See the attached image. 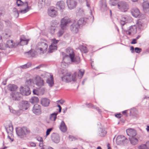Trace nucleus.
Returning <instances> with one entry per match:
<instances>
[{
	"mask_svg": "<svg viewBox=\"0 0 149 149\" xmlns=\"http://www.w3.org/2000/svg\"><path fill=\"white\" fill-rule=\"evenodd\" d=\"M66 54L62 53L63 60L62 62L61 66L63 68L64 63H65V66L69 62V58H72V56L74 55L75 53L72 49L70 47H68L66 49Z\"/></svg>",
	"mask_w": 149,
	"mask_h": 149,
	"instance_id": "1",
	"label": "nucleus"
},
{
	"mask_svg": "<svg viewBox=\"0 0 149 149\" xmlns=\"http://www.w3.org/2000/svg\"><path fill=\"white\" fill-rule=\"evenodd\" d=\"M11 36V31L9 30H6L5 32L3 33V36L5 39H7Z\"/></svg>",
	"mask_w": 149,
	"mask_h": 149,
	"instance_id": "35",
	"label": "nucleus"
},
{
	"mask_svg": "<svg viewBox=\"0 0 149 149\" xmlns=\"http://www.w3.org/2000/svg\"><path fill=\"white\" fill-rule=\"evenodd\" d=\"M131 13L132 16L135 17H138L140 14L139 9L136 8H133L131 9Z\"/></svg>",
	"mask_w": 149,
	"mask_h": 149,
	"instance_id": "25",
	"label": "nucleus"
},
{
	"mask_svg": "<svg viewBox=\"0 0 149 149\" xmlns=\"http://www.w3.org/2000/svg\"><path fill=\"white\" fill-rule=\"evenodd\" d=\"M33 83V80L31 79H28L26 81V83L28 85H30Z\"/></svg>",
	"mask_w": 149,
	"mask_h": 149,
	"instance_id": "54",
	"label": "nucleus"
},
{
	"mask_svg": "<svg viewBox=\"0 0 149 149\" xmlns=\"http://www.w3.org/2000/svg\"><path fill=\"white\" fill-rule=\"evenodd\" d=\"M57 113H54L50 114L49 116V120L51 121L54 122L57 118Z\"/></svg>",
	"mask_w": 149,
	"mask_h": 149,
	"instance_id": "32",
	"label": "nucleus"
},
{
	"mask_svg": "<svg viewBox=\"0 0 149 149\" xmlns=\"http://www.w3.org/2000/svg\"><path fill=\"white\" fill-rule=\"evenodd\" d=\"M16 132L18 136L21 138H23L30 132L29 130L26 127L18 128L16 129Z\"/></svg>",
	"mask_w": 149,
	"mask_h": 149,
	"instance_id": "5",
	"label": "nucleus"
},
{
	"mask_svg": "<svg viewBox=\"0 0 149 149\" xmlns=\"http://www.w3.org/2000/svg\"><path fill=\"white\" fill-rule=\"evenodd\" d=\"M131 20V18L126 15H123L120 20V24L122 26L128 23Z\"/></svg>",
	"mask_w": 149,
	"mask_h": 149,
	"instance_id": "11",
	"label": "nucleus"
},
{
	"mask_svg": "<svg viewBox=\"0 0 149 149\" xmlns=\"http://www.w3.org/2000/svg\"><path fill=\"white\" fill-rule=\"evenodd\" d=\"M20 94L22 95L27 96L31 93L29 87L27 86H21L19 88Z\"/></svg>",
	"mask_w": 149,
	"mask_h": 149,
	"instance_id": "9",
	"label": "nucleus"
},
{
	"mask_svg": "<svg viewBox=\"0 0 149 149\" xmlns=\"http://www.w3.org/2000/svg\"><path fill=\"white\" fill-rule=\"evenodd\" d=\"M135 52L137 53H140L141 51V49L138 47H136L135 48Z\"/></svg>",
	"mask_w": 149,
	"mask_h": 149,
	"instance_id": "53",
	"label": "nucleus"
},
{
	"mask_svg": "<svg viewBox=\"0 0 149 149\" xmlns=\"http://www.w3.org/2000/svg\"><path fill=\"white\" fill-rule=\"evenodd\" d=\"M39 101L38 98L36 97H32L30 100V102L33 104L37 103L39 102Z\"/></svg>",
	"mask_w": 149,
	"mask_h": 149,
	"instance_id": "39",
	"label": "nucleus"
},
{
	"mask_svg": "<svg viewBox=\"0 0 149 149\" xmlns=\"http://www.w3.org/2000/svg\"><path fill=\"white\" fill-rule=\"evenodd\" d=\"M50 103V100L47 98H44L41 100V104L44 107H47L49 105Z\"/></svg>",
	"mask_w": 149,
	"mask_h": 149,
	"instance_id": "28",
	"label": "nucleus"
},
{
	"mask_svg": "<svg viewBox=\"0 0 149 149\" xmlns=\"http://www.w3.org/2000/svg\"><path fill=\"white\" fill-rule=\"evenodd\" d=\"M100 5L102 8H105L107 7L106 0H101L100 2Z\"/></svg>",
	"mask_w": 149,
	"mask_h": 149,
	"instance_id": "42",
	"label": "nucleus"
},
{
	"mask_svg": "<svg viewBox=\"0 0 149 149\" xmlns=\"http://www.w3.org/2000/svg\"><path fill=\"white\" fill-rule=\"evenodd\" d=\"M61 29L57 33V35L58 37L61 36L64 33V30L66 29H63L62 27H61Z\"/></svg>",
	"mask_w": 149,
	"mask_h": 149,
	"instance_id": "46",
	"label": "nucleus"
},
{
	"mask_svg": "<svg viewBox=\"0 0 149 149\" xmlns=\"http://www.w3.org/2000/svg\"><path fill=\"white\" fill-rule=\"evenodd\" d=\"M58 24V22L56 20H55L52 22V24L51 25V31H50L52 33H54L55 32V27L57 26Z\"/></svg>",
	"mask_w": 149,
	"mask_h": 149,
	"instance_id": "30",
	"label": "nucleus"
},
{
	"mask_svg": "<svg viewBox=\"0 0 149 149\" xmlns=\"http://www.w3.org/2000/svg\"><path fill=\"white\" fill-rule=\"evenodd\" d=\"M19 104L20 109L23 111L26 110L29 107V104L27 101H22Z\"/></svg>",
	"mask_w": 149,
	"mask_h": 149,
	"instance_id": "18",
	"label": "nucleus"
},
{
	"mask_svg": "<svg viewBox=\"0 0 149 149\" xmlns=\"http://www.w3.org/2000/svg\"><path fill=\"white\" fill-rule=\"evenodd\" d=\"M100 130L99 133L100 135L101 136H104L106 134L107 132L104 130L101 129Z\"/></svg>",
	"mask_w": 149,
	"mask_h": 149,
	"instance_id": "48",
	"label": "nucleus"
},
{
	"mask_svg": "<svg viewBox=\"0 0 149 149\" xmlns=\"http://www.w3.org/2000/svg\"><path fill=\"white\" fill-rule=\"evenodd\" d=\"M86 6L88 8L89 12L90 14V15H91V18H92V21H93L94 19V18L93 15V13L94 12V9L93 8H90V4L89 3V2L87 1H86Z\"/></svg>",
	"mask_w": 149,
	"mask_h": 149,
	"instance_id": "31",
	"label": "nucleus"
},
{
	"mask_svg": "<svg viewBox=\"0 0 149 149\" xmlns=\"http://www.w3.org/2000/svg\"><path fill=\"white\" fill-rule=\"evenodd\" d=\"M126 133L127 135L129 136L130 137H134L136 134V131L131 128L127 130Z\"/></svg>",
	"mask_w": 149,
	"mask_h": 149,
	"instance_id": "23",
	"label": "nucleus"
},
{
	"mask_svg": "<svg viewBox=\"0 0 149 149\" xmlns=\"http://www.w3.org/2000/svg\"><path fill=\"white\" fill-rule=\"evenodd\" d=\"M130 50L131 51V52L132 53H133L134 52L135 50L134 51V48L133 46H131L130 47Z\"/></svg>",
	"mask_w": 149,
	"mask_h": 149,
	"instance_id": "61",
	"label": "nucleus"
},
{
	"mask_svg": "<svg viewBox=\"0 0 149 149\" xmlns=\"http://www.w3.org/2000/svg\"><path fill=\"white\" fill-rule=\"evenodd\" d=\"M58 41V40H56L55 39L52 40V43L49 46V53H52L53 52V50L57 49V47L56 45Z\"/></svg>",
	"mask_w": 149,
	"mask_h": 149,
	"instance_id": "12",
	"label": "nucleus"
},
{
	"mask_svg": "<svg viewBox=\"0 0 149 149\" xmlns=\"http://www.w3.org/2000/svg\"><path fill=\"white\" fill-rule=\"evenodd\" d=\"M80 48L81 51L83 53H86L88 52L87 48L85 46H80Z\"/></svg>",
	"mask_w": 149,
	"mask_h": 149,
	"instance_id": "47",
	"label": "nucleus"
},
{
	"mask_svg": "<svg viewBox=\"0 0 149 149\" xmlns=\"http://www.w3.org/2000/svg\"><path fill=\"white\" fill-rule=\"evenodd\" d=\"M70 60L71 62L75 64H77L79 63L80 62V58L79 56H76L75 54L69 58V60Z\"/></svg>",
	"mask_w": 149,
	"mask_h": 149,
	"instance_id": "17",
	"label": "nucleus"
},
{
	"mask_svg": "<svg viewBox=\"0 0 149 149\" xmlns=\"http://www.w3.org/2000/svg\"><path fill=\"white\" fill-rule=\"evenodd\" d=\"M29 41V40L26 39L25 38L21 37L20 38V44L22 46L27 45Z\"/></svg>",
	"mask_w": 149,
	"mask_h": 149,
	"instance_id": "37",
	"label": "nucleus"
},
{
	"mask_svg": "<svg viewBox=\"0 0 149 149\" xmlns=\"http://www.w3.org/2000/svg\"><path fill=\"white\" fill-rule=\"evenodd\" d=\"M17 86L13 84H9L8 85L7 88L8 90L12 91L13 92H15L17 88Z\"/></svg>",
	"mask_w": 149,
	"mask_h": 149,
	"instance_id": "27",
	"label": "nucleus"
},
{
	"mask_svg": "<svg viewBox=\"0 0 149 149\" xmlns=\"http://www.w3.org/2000/svg\"><path fill=\"white\" fill-rule=\"evenodd\" d=\"M45 0H39L38 3V6L41 8L44 7L45 4Z\"/></svg>",
	"mask_w": 149,
	"mask_h": 149,
	"instance_id": "43",
	"label": "nucleus"
},
{
	"mask_svg": "<svg viewBox=\"0 0 149 149\" xmlns=\"http://www.w3.org/2000/svg\"><path fill=\"white\" fill-rule=\"evenodd\" d=\"M51 137L54 143H58L59 142L60 138L57 134L53 133L52 134Z\"/></svg>",
	"mask_w": 149,
	"mask_h": 149,
	"instance_id": "22",
	"label": "nucleus"
},
{
	"mask_svg": "<svg viewBox=\"0 0 149 149\" xmlns=\"http://www.w3.org/2000/svg\"><path fill=\"white\" fill-rule=\"evenodd\" d=\"M38 91V90H36V89H33V93L34 95H39V93Z\"/></svg>",
	"mask_w": 149,
	"mask_h": 149,
	"instance_id": "57",
	"label": "nucleus"
},
{
	"mask_svg": "<svg viewBox=\"0 0 149 149\" xmlns=\"http://www.w3.org/2000/svg\"><path fill=\"white\" fill-rule=\"evenodd\" d=\"M88 21V19L86 18H81L78 21V24L79 25L85 24Z\"/></svg>",
	"mask_w": 149,
	"mask_h": 149,
	"instance_id": "34",
	"label": "nucleus"
},
{
	"mask_svg": "<svg viewBox=\"0 0 149 149\" xmlns=\"http://www.w3.org/2000/svg\"><path fill=\"white\" fill-rule=\"evenodd\" d=\"M32 111L36 115H40L41 112L40 106L38 104H35L33 108Z\"/></svg>",
	"mask_w": 149,
	"mask_h": 149,
	"instance_id": "15",
	"label": "nucleus"
},
{
	"mask_svg": "<svg viewBox=\"0 0 149 149\" xmlns=\"http://www.w3.org/2000/svg\"><path fill=\"white\" fill-rule=\"evenodd\" d=\"M45 90V88H42L38 89L40 93L42 95L44 94Z\"/></svg>",
	"mask_w": 149,
	"mask_h": 149,
	"instance_id": "52",
	"label": "nucleus"
},
{
	"mask_svg": "<svg viewBox=\"0 0 149 149\" xmlns=\"http://www.w3.org/2000/svg\"><path fill=\"white\" fill-rule=\"evenodd\" d=\"M72 24L70 26L71 31L74 33H77L78 31L79 25L78 24L77 21L74 20L72 22Z\"/></svg>",
	"mask_w": 149,
	"mask_h": 149,
	"instance_id": "10",
	"label": "nucleus"
},
{
	"mask_svg": "<svg viewBox=\"0 0 149 149\" xmlns=\"http://www.w3.org/2000/svg\"><path fill=\"white\" fill-rule=\"evenodd\" d=\"M22 110H21V109H20V110L17 111H16L14 110H10L11 112H12L13 113L17 116H19L21 114V113H22Z\"/></svg>",
	"mask_w": 149,
	"mask_h": 149,
	"instance_id": "41",
	"label": "nucleus"
},
{
	"mask_svg": "<svg viewBox=\"0 0 149 149\" xmlns=\"http://www.w3.org/2000/svg\"><path fill=\"white\" fill-rule=\"evenodd\" d=\"M129 139L131 143L133 145H136L138 142V139L135 136L130 137Z\"/></svg>",
	"mask_w": 149,
	"mask_h": 149,
	"instance_id": "36",
	"label": "nucleus"
},
{
	"mask_svg": "<svg viewBox=\"0 0 149 149\" xmlns=\"http://www.w3.org/2000/svg\"><path fill=\"white\" fill-rule=\"evenodd\" d=\"M47 48L48 45L46 42H40L36 46V52L40 54H42L47 52Z\"/></svg>",
	"mask_w": 149,
	"mask_h": 149,
	"instance_id": "2",
	"label": "nucleus"
},
{
	"mask_svg": "<svg viewBox=\"0 0 149 149\" xmlns=\"http://www.w3.org/2000/svg\"><path fill=\"white\" fill-rule=\"evenodd\" d=\"M137 31L136 26L135 25L131 26L130 29L126 31L127 34L130 35L136 33Z\"/></svg>",
	"mask_w": 149,
	"mask_h": 149,
	"instance_id": "20",
	"label": "nucleus"
},
{
	"mask_svg": "<svg viewBox=\"0 0 149 149\" xmlns=\"http://www.w3.org/2000/svg\"><path fill=\"white\" fill-rule=\"evenodd\" d=\"M116 0H111L110 1V4L112 6H115L118 4Z\"/></svg>",
	"mask_w": 149,
	"mask_h": 149,
	"instance_id": "50",
	"label": "nucleus"
},
{
	"mask_svg": "<svg viewBox=\"0 0 149 149\" xmlns=\"http://www.w3.org/2000/svg\"><path fill=\"white\" fill-rule=\"evenodd\" d=\"M88 107L90 108L96 109L99 112H101V110L98 107H96L95 106H93L91 104L89 103L87 104Z\"/></svg>",
	"mask_w": 149,
	"mask_h": 149,
	"instance_id": "44",
	"label": "nucleus"
},
{
	"mask_svg": "<svg viewBox=\"0 0 149 149\" xmlns=\"http://www.w3.org/2000/svg\"><path fill=\"white\" fill-rule=\"evenodd\" d=\"M43 78H46L47 79L46 80L47 83L50 87L53 86L54 84V78L53 76L49 73H46L44 74L41 75Z\"/></svg>",
	"mask_w": 149,
	"mask_h": 149,
	"instance_id": "6",
	"label": "nucleus"
},
{
	"mask_svg": "<svg viewBox=\"0 0 149 149\" xmlns=\"http://www.w3.org/2000/svg\"><path fill=\"white\" fill-rule=\"evenodd\" d=\"M53 129V128H51L47 129L46 131V136H48L50 134V132Z\"/></svg>",
	"mask_w": 149,
	"mask_h": 149,
	"instance_id": "55",
	"label": "nucleus"
},
{
	"mask_svg": "<svg viewBox=\"0 0 149 149\" xmlns=\"http://www.w3.org/2000/svg\"><path fill=\"white\" fill-rule=\"evenodd\" d=\"M30 146L32 147H35L36 146V144L33 142H30Z\"/></svg>",
	"mask_w": 149,
	"mask_h": 149,
	"instance_id": "59",
	"label": "nucleus"
},
{
	"mask_svg": "<svg viewBox=\"0 0 149 149\" xmlns=\"http://www.w3.org/2000/svg\"><path fill=\"white\" fill-rule=\"evenodd\" d=\"M84 70H79V71L78 74L77 73V75L80 79L84 75Z\"/></svg>",
	"mask_w": 149,
	"mask_h": 149,
	"instance_id": "45",
	"label": "nucleus"
},
{
	"mask_svg": "<svg viewBox=\"0 0 149 149\" xmlns=\"http://www.w3.org/2000/svg\"><path fill=\"white\" fill-rule=\"evenodd\" d=\"M18 6H21L19 11L20 13L24 14L28 12L30 9V7L29 6L28 2L24 3L21 0H17L16 2Z\"/></svg>",
	"mask_w": 149,
	"mask_h": 149,
	"instance_id": "4",
	"label": "nucleus"
},
{
	"mask_svg": "<svg viewBox=\"0 0 149 149\" xmlns=\"http://www.w3.org/2000/svg\"><path fill=\"white\" fill-rule=\"evenodd\" d=\"M15 45L13 41L12 40H9L7 42L6 47L10 48L13 47Z\"/></svg>",
	"mask_w": 149,
	"mask_h": 149,
	"instance_id": "40",
	"label": "nucleus"
},
{
	"mask_svg": "<svg viewBox=\"0 0 149 149\" xmlns=\"http://www.w3.org/2000/svg\"><path fill=\"white\" fill-rule=\"evenodd\" d=\"M136 39H134L131 42V44H135L136 43Z\"/></svg>",
	"mask_w": 149,
	"mask_h": 149,
	"instance_id": "62",
	"label": "nucleus"
},
{
	"mask_svg": "<svg viewBox=\"0 0 149 149\" xmlns=\"http://www.w3.org/2000/svg\"><path fill=\"white\" fill-rule=\"evenodd\" d=\"M36 80V84L37 86L41 87L44 85V81L40 77H37Z\"/></svg>",
	"mask_w": 149,
	"mask_h": 149,
	"instance_id": "24",
	"label": "nucleus"
},
{
	"mask_svg": "<svg viewBox=\"0 0 149 149\" xmlns=\"http://www.w3.org/2000/svg\"><path fill=\"white\" fill-rule=\"evenodd\" d=\"M137 25L139 28L140 29H141L142 28L143 24L140 22H138L137 23Z\"/></svg>",
	"mask_w": 149,
	"mask_h": 149,
	"instance_id": "56",
	"label": "nucleus"
},
{
	"mask_svg": "<svg viewBox=\"0 0 149 149\" xmlns=\"http://www.w3.org/2000/svg\"><path fill=\"white\" fill-rule=\"evenodd\" d=\"M5 129L8 134L11 135L12 134L13 128L11 122H9L8 125L5 127Z\"/></svg>",
	"mask_w": 149,
	"mask_h": 149,
	"instance_id": "21",
	"label": "nucleus"
},
{
	"mask_svg": "<svg viewBox=\"0 0 149 149\" xmlns=\"http://www.w3.org/2000/svg\"><path fill=\"white\" fill-rule=\"evenodd\" d=\"M31 65V63H28L26 64L23 65H22L21 66L22 68H29Z\"/></svg>",
	"mask_w": 149,
	"mask_h": 149,
	"instance_id": "51",
	"label": "nucleus"
},
{
	"mask_svg": "<svg viewBox=\"0 0 149 149\" xmlns=\"http://www.w3.org/2000/svg\"><path fill=\"white\" fill-rule=\"evenodd\" d=\"M37 53V52L35 51L34 50H31L30 51L25 53L26 54H27L28 55V56L29 57H34L36 54Z\"/></svg>",
	"mask_w": 149,
	"mask_h": 149,
	"instance_id": "38",
	"label": "nucleus"
},
{
	"mask_svg": "<svg viewBox=\"0 0 149 149\" xmlns=\"http://www.w3.org/2000/svg\"><path fill=\"white\" fill-rule=\"evenodd\" d=\"M78 77L77 73L75 72L72 75L70 73H67L63 77H61V79L63 81L68 82L71 81H76Z\"/></svg>",
	"mask_w": 149,
	"mask_h": 149,
	"instance_id": "3",
	"label": "nucleus"
},
{
	"mask_svg": "<svg viewBox=\"0 0 149 149\" xmlns=\"http://www.w3.org/2000/svg\"><path fill=\"white\" fill-rule=\"evenodd\" d=\"M65 6V3L62 1H58L57 3L56 6V8L61 12L63 11V10L64 9Z\"/></svg>",
	"mask_w": 149,
	"mask_h": 149,
	"instance_id": "19",
	"label": "nucleus"
},
{
	"mask_svg": "<svg viewBox=\"0 0 149 149\" xmlns=\"http://www.w3.org/2000/svg\"><path fill=\"white\" fill-rule=\"evenodd\" d=\"M67 3L68 6L70 9H72L75 8L77 5V2L74 0H67Z\"/></svg>",
	"mask_w": 149,
	"mask_h": 149,
	"instance_id": "16",
	"label": "nucleus"
},
{
	"mask_svg": "<svg viewBox=\"0 0 149 149\" xmlns=\"http://www.w3.org/2000/svg\"><path fill=\"white\" fill-rule=\"evenodd\" d=\"M72 20L69 17H65L62 18L60 21V26L63 29H66L67 27L70 23H71Z\"/></svg>",
	"mask_w": 149,
	"mask_h": 149,
	"instance_id": "7",
	"label": "nucleus"
},
{
	"mask_svg": "<svg viewBox=\"0 0 149 149\" xmlns=\"http://www.w3.org/2000/svg\"><path fill=\"white\" fill-rule=\"evenodd\" d=\"M14 15L16 17H18L19 16V13L18 12H17L15 13Z\"/></svg>",
	"mask_w": 149,
	"mask_h": 149,
	"instance_id": "63",
	"label": "nucleus"
},
{
	"mask_svg": "<svg viewBox=\"0 0 149 149\" xmlns=\"http://www.w3.org/2000/svg\"><path fill=\"white\" fill-rule=\"evenodd\" d=\"M121 114L120 113L118 114L115 115L116 117L118 118H120L121 117Z\"/></svg>",
	"mask_w": 149,
	"mask_h": 149,
	"instance_id": "60",
	"label": "nucleus"
},
{
	"mask_svg": "<svg viewBox=\"0 0 149 149\" xmlns=\"http://www.w3.org/2000/svg\"><path fill=\"white\" fill-rule=\"evenodd\" d=\"M48 14L49 16L52 17H56L57 15L56 10L52 8H51L48 10Z\"/></svg>",
	"mask_w": 149,
	"mask_h": 149,
	"instance_id": "26",
	"label": "nucleus"
},
{
	"mask_svg": "<svg viewBox=\"0 0 149 149\" xmlns=\"http://www.w3.org/2000/svg\"><path fill=\"white\" fill-rule=\"evenodd\" d=\"M146 145L148 149H149V141L146 142Z\"/></svg>",
	"mask_w": 149,
	"mask_h": 149,
	"instance_id": "64",
	"label": "nucleus"
},
{
	"mask_svg": "<svg viewBox=\"0 0 149 149\" xmlns=\"http://www.w3.org/2000/svg\"><path fill=\"white\" fill-rule=\"evenodd\" d=\"M127 139L123 136H118L116 140V143L118 145L124 144L126 142Z\"/></svg>",
	"mask_w": 149,
	"mask_h": 149,
	"instance_id": "13",
	"label": "nucleus"
},
{
	"mask_svg": "<svg viewBox=\"0 0 149 149\" xmlns=\"http://www.w3.org/2000/svg\"><path fill=\"white\" fill-rule=\"evenodd\" d=\"M20 94V93L17 92H12L10 94V98L13 100H19L21 98Z\"/></svg>",
	"mask_w": 149,
	"mask_h": 149,
	"instance_id": "14",
	"label": "nucleus"
},
{
	"mask_svg": "<svg viewBox=\"0 0 149 149\" xmlns=\"http://www.w3.org/2000/svg\"><path fill=\"white\" fill-rule=\"evenodd\" d=\"M37 140L40 142L42 141V139L40 137H38L36 138Z\"/></svg>",
	"mask_w": 149,
	"mask_h": 149,
	"instance_id": "58",
	"label": "nucleus"
},
{
	"mask_svg": "<svg viewBox=\"0 0 149 149\" xmlns=\"http://www.w3.org/2000/svg\"><path fill=\"white\" fill-rule=\"evenodd\" d=\"M142 6L144 12L146 13L149 11V3L148 1H144Z\"/></svg>",
	"mask_w": 149,
	"mask_h": 149,
	"instance_id": "29",
	"label": "nucleus"
},
{
	"mask_svg": "<svg viewBox=\"0 0 149 149\" xmlns=\"http://www.w3.org/2000/svg\"><path fill=\"white\" fill-rule=\"evenodd\" d=\"M117 6L119 10L123 12H126L129 8V6L127 3L123 1H121L118 2Z\"/></svg>",
	"mask_w": 149,
	"mask_h": 149,
	"instance_id": "8",
	"label": "nucleus"
},
{
	"mask_svg": "<svg viewBox=\"0 0 149 149\" xmlns=\"http://www.w3.org/2000/svg\"><path fill=\"white\" fill-rule=\"evenodd\" d=\"M139 149H148L146 145L142 144L138 146Z\"/></svg>",
	"mask_w": 149,
	"mask_h": 149,
	"instance_id": "49",
	"label": "nucleus"
},
{
	"mask_svg": "<svg viewBox=\"0 0 149 149\" xmlns=\"http://www.w3.org/2000/svg\"><path fill=\"white\" fill-rule=\"evenodd\" d=\"M59 128L60 130L63 132H65L66 131L67 127L63 121H61Z\"/></svg>",
	"mask_w": 149,
	"mask_h": 149,
	"instance_id": "33",
	"label": "nucleus"
}]
</instances>
